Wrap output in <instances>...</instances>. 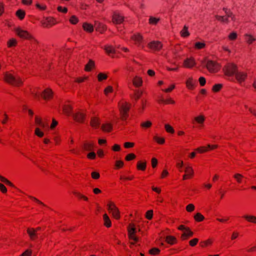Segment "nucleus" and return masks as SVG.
<instances>
[{"label": "nucleus", "instance_id": "nucleus-1", "mask_svg": "<svg viewBox=\"0 0 256 256\" xmlns=\"http://www.w3.org/2000/svg\"><path fill=\"white\" fill-rule=\"evenodd\" d=\"M201 63L210 72H216L220 69V66L218 64L212 60H208L206 58L204 60H201Z\"/></svg>", "mask_w": 256, "mask_h": 256}, {"label": "nucleus", "instance_id": "nucleus-2", "mask_svg": "<svg viewBox=\"0 0 256 256\" xmlns=\"http://www.w3.org/2000/svg\"><path fill=\"white\" fill-rule=\"evenodd\" d=\"M128 237L130 240H132L135 242L139 240L138 238L136 236L137 232V228L134 224H130L128 227Z\"/></svg>", "mask_w": 256, "mask_h": 256}, {"label": "nucleus", "instance_id": "nucleus-3", "mask_svg": "<svg viewBox=\"0 0 256 256\" xmlns=\"http://www.w3.org/2000/svg\"><path fill=\"white\" fill-rule=\"evenodd\" d=\"M118 106L121 114V118L122 120H124L128 116V112L130 110V104L126 102H120Z\"/></svg>", "mask_w": 256, "mask_h": 256}, {"label": "nucleus", "instance_id": "nucleus-4", "mask_svg": "<svg viewBox=\"0 0 256 256\" xmlns=\"http://www.w3.org/2000/svg\"><path fill=\"white\" fill-rule=\"evenodd\" d=\"M225 74L228 76L236 75L238 72L237 66L234 64H230L226 66L224 68Z\"/></svg>", "mask_w": 256, "mask_h": 256}, {"label": "nucleus", "instance_id": "nucleus-5", "mask_svg": "<svg viewBox=\"0 0 256 256\" xmlns=\"http://www.w3.org/2000/svg\"><path fill=\"white\" fill-rule=\"evenodd\" d=\"M108 210L112 213L113 216L116 219H118L120 218V212L116 205L110 202L108 204Z\"/></svg>", "mask_w": 256, "mask_h": 256}, {"label": "nucleus", "instance_id": "nucleus-6", "mask_svg": "<svg viewBox=\"0 0 256 256\" xmlns=\"http://www.w3.org/2000/svg\"><path fill=\"white\" fill-rule=\"evenodd\" d=\"M124 20V16H122L120 14L114 12L112 16V21L114 24H120Z\"/></svg>", "mask_w": 256, "mask_h": 256}, {"label": "nucleus", "instance_id": "nucleus-7", "mask_svg": "<svg viewBox=\"0 0 256 256\" xmlns=\"http://www.w3.org/2000/svg\"><path fill=\"white\" fill-rule=\"evenodd\" d=\"M17 36H20V38L25 39H32V36L26 30H22L19 27H17Z\"/></svg>", "mask_w": 256, "mask_h": 256}, {"label": "nucleus", "instance_id": "nucleus-8", "mask_svg": "<svg viewBox=\"0 0 256 256\" xmlns=\"http://www.w3.org/2000/svg\"><path fill=\"white\" fill-rule=\"evenodd\" d=\"M4 80L7 83L14 86L16 84V80L14 76L11 74L6 72L4 75Z\"/></svg>", "mask_w": 256, "mask_h": 256}, {"label": "nucleus", "instance_id": "nucleus-9", "mask_svg": "<svg viewBox=\"0 0 256 256\" xmlns=\"http://www.w3.org/2000/svg\"><path fill=\"white\" fill-rule=\"evenodd\" d=\"M148 46L152 50L157 51L160 50L162 45L158 41H152L148 44Z\"/></svg>", "mask_w": 256, "mask_h": 256}, {"label": "nucleus", "instance_id": "nucleus-10", "mask_svg": "<svg viewBox=\"0 0 256 256\" xmlns=\"http://www.w3.org/2000/svg\"><path fill=\"white\" fill-rule=\"evenodd\" d=\"M54 20L52 18H46L42 22V24L45 27H50L55 24Z\"/></svg>", "mask_w": 256, "mask_h": 256}, {"label": "nucleus", "instance_id": "nucleus-11", "mask_svg": "<svg viewBox=\"0 0 256 256\" xmlns=\"http://www.w3.org/2000/svg\"><path fill=\"white\" fill-rule=\"evenodd\" d=\"M184 64L188 68H191L195 66L196 62L193 58H188L184 60Z\"/></svg>", "mask_w": 256, "mask_h": 256}, {"label": "nucleus", "instance_id": "nucleus-12", "mask_svg": "<svg viewBox=\"0 0 256 256\" xmlns=\"http://www.w3.org/2000/svg\"><path fill=\"white\" fill-rule=\"evenodd\" d=\"M74 120L79 122H82L84 119L85 116L82 113L78 112L72 114Z\"/></svg>", "mask_w": 256, "mask_h": 256}, {"label": "nucleus", "instance_id": "nucleus-13", "mask_svg": "<svg viewBox=\"0 0 256 256\" xmlns=\"http://www.w3.org/2000/svg\"><path fill=\"white\" fill-rule=\"evenodd\" d=\"M193 232L188 228L184 230L182 234L181 238L182 240H186L188 238L193 236Z\"/></svg>", "mask_w": 256, "mask_h": 256}, {"label": "nucleus", "instance_id": "nucleus-14", "mask_svg": "<svg viewBox=\"0 0 256 256\" xmlns=\"http://www.w3.org/2000/svg\"><path fill=\"white\" fill-rule=\"evenodd\" d=\"M52 90L50 88H46L42 92V96L44 99V100H48V98H50L52 97Z\"/></svg>", "mask_w": 256, "mask_h": 256}, {"label": "nucleus", "instance_id": "nucleus-15", "mask_svg": "<svg viewBox=\"0 0 256 256\" xmlns=\"http://www.w3.org/2000/svg\"><path fill=\"white\" fill-rule=\"evenodd\" d=\"M132 39L135 41L136 44L138 46H142V36L140 34H135L132 36Z\"/></svg>", "mask_w": 256, "mask_h": 256}, {"label": "nucleus", "instance_id": "nucleus-16", "mask_svg": "<svg viewBox=\"0 0 256 256\" xmlns=\"http://www.w3.org/2000/svg\"><path fill=\"white\" fill-rule=\"evenodd\" d=\"M236 78L239 82H242L244 80L246 74L240 72H237L235 75Z\"/></svg>", "mask_w": 256, "mask_h": 256}, {"label": "nucleus", "instance_id": "nucleus-17", "mask_svg": "<svg viewBox=\"0 0 256 256\" xmlns=\"http://www.w3.org/2000/svg\"><path fill=\"white\" fill-rule=\"evenodd\" d=\"M90 125L94 128H98L100 125V122L98 118H92L90 121Z\"/></svg>", "mask_w": 256, "mask_h": 256}, {"label": "nucleus", "instance_id": "nucleus-18", "mask_svg": "<svg viewBox=\"0 0 256 256\" xmlns=\"http://www.w3.org/2000/svg\"><path fill=\"white\" fill-rule=\"evenodd\" d=\"M132 82H133V84L136 86H140L142 85V79L141 78L138 77V76H136L132 80Z\"/></svg>", "mask_w": 256, "mask_h": 256}, {"label": "nucleus", "instance_id": "nucleus-19", "mask_svg": "<svg viewBox=\"0 0 256 256\" xmlns=\"http://www.w3.org/2000/svg\"><path fill=\"white\" fill-rule=\"evenodd\" d=\"M166 240L168 244H173L176 242V238L173 236H167L166 237Z\"/></svg>", "mask_w": 256, "mask_h": 256}, {"label": "nucleus", "instance_id": "nucleus-20", "mask_svg": "<svg viewBox=\"0 0 256 256\" xmlns=\"http://www.w3.org/2000/svg\"><path fill=\"white\" fill-rule=\"evenodd\" d=\"M83 28L85 30L90 32H92L94 30L93 26L88 23H84L83 24Z\"/></svg>", "mask_w": 256, "mask_h": 256}, {"label": "nucleus", "instance_id": "nucleus-21", "mask_svg": "<svg viewBox=\"0 0 256 256\" xmlns=\"http://www.w3.org/2000/svg\"><path fill=\"white\" fill-rule=\"evenodd\" d=\"M102 129L104 132H109L112 129V126L110 124H106L102 126Z\"/></svg>", "mask_w": 256, "mask_h": 256}, {"label": "nucleus", "instance_id": "nucleus-22", "mask_svg": "<svg viewBox=\"0 0 256 256\" xmlns=\"http://www.w3.org/2000/svg\"><path fill=\"white\" fill-rule=\"evenodd\" d=\"M181 36L182 37H186L190 35V32L188 31V27L184 26L183 29L180 32Z\"/></svg>", "mask_w": 256, "mask_h": 256}, {"label": "nucleus", "instance_id": "nucleus-23", "mask_svg": "<svg viewBox=\"0 0 256 256\" xmlns=\"http://www.w3.org/2000/svg\"><path fill=\"white\" fill-rule=\"evenodd\" d=\"M26 15L25 12L22 10L20 9L17 10V18H20V20H22L24 19Z\"/></svg>", "mask_w": 256, "mask_h": 256}, {"label": "nucleus", "instance_id": "nucleus-24", "mask_svg": "<svg viewBox=\"0 0 256 256\" xmlns=\"http://www.w3.org/2000/svg\"><path fill=\"white\" fill-rule=\"evenodd\" d=\"M104 220V225L107 227H110L111 226V222L106 214H104L103 216Z\"/></svg>", "mask_w": 256, "mask_h": 256}, {"label": "nucleus", "instance_id": "nucleus-25", "mask_svg": "<svg viewBox=\"0 0 256 256\" xmlns=\"http://www.w3.org/2000/svg\"><path fill=\"white\" fill-rule=\"evenodd\" d=\"M94 144L92 143H85L84 144L83 148L86 151H90L92 150Z\"/></svg>", "mask_w": 256, "mask_h": 256}, {"label": "nucleus", "instance_id": "nucleus-26", "mask_svg": "<svg viewBox=\"0 0 256 256\" xmlns=\"http://www.w3.org/2000/svg\"><path fill=\"white\" fill-rule=\"evenodd\" d=\"M40 228H38L36 229H32V230H30L28 229V232L30 236V238L32 239H34V236L36 234V232L38 230H40Z\"/></svg>", "mask_w": 256, "mask_h": 256}, {"label": "nucleus", "instance_id": "nucleus-27", "mask_svg": "<svg viewBox=\"0 0 256 256\" xmlns=\"http://www.w3.org/2000/svg\"><path fill=\"white\" fill-rule=\"evenodd\" d=\"M244 218L250 222L256 223V217L255 216L245 215Z\"/></svg>", "mask_w": 256, "mask_h": 256}, {"label": "nucleus", "instance_id": "nucleus-28", "mask_svg": "<svg viewBox=\"0 0 256 256\" xmlns=\"http://www.w3.org/2000/svg\"><path fill=\"white\" fill-rule=\"evenodd\" d=\"M94 62L92 60H90L88 62V64L86 66L85 70L86 71H90L92 68L94 66Z\"/></svg>", "mask_w": 256, "mask_h": 256}, {"label": "nucleus", "instance_id": "nucleus-29", "mask_svg": "<svg viewBox=\"0 0 256 256\" xmlns=\"http://www.w3.org/2000/svg\"><path fill=\"white\" fill-rule=\"evenodd\" d=\"M72 107L69 106H65L64 108V112L68 116H70V115L72 116L73 114H72Z\"/></svg>", "mask_w": 256, "mask_h": 256}, {"label": "nucleus", "instance_id": "nucleus-30", "mask_svg": "<svg viewBox=\"0 0 256 256\" xmlns=\"http://www.w3.org/2000/svg\"><path fill=\"white\" fill-rule=\"evenodd\" d=\"M104 50H105L106 52L108 54H110L115 53L116 52L114 49L112 48V46H106L104 48Z\"/></svg>", "mask_w": 256, "mask_h": 256}, {"label": "nucleus", "instance_id": "nucleus-31", "mask_svg": "<svg viewBox=\"0 0 256 256\" xmlns=\"http://www.w3.org/2000/svg\"><path fill=\"white\" fill-rule=\"evenodd\" d=\"M204 116L200 115L198 116L195 117L194 120L198 124H200V125L202 124L204 120Z\"/></svg>", "mask_w": 256, "mask_h": 256}, {"label": "nucleus", "instance_id": "nucleus-32", "mask_svg": "<svg viewBox=\"0 0 256 256\" xmlns=\"http://www.w3.org/2000/svg\"><path fill=\"white\" fill-rule=\"evenodd\" d=\"M36 122L38 125L40 126L43 128H45L48 125L47 124L43 122L42 121L41 119L38 118V117H36Z\"/></svg>", "mask_w": 256, "mask_h": 256}, {"label": "nucleus", "instance_id": "nucleus-33", "mask_svg": "<svg viewBox=\"0 0 256 256\" xmlns=\"http://www.w3.org/2000/svg\"><path fill=\"white\" fill-rule=\"evenodd\" d=\"M194 218L197 222H201L204 218V216L200 213H197L194 216Z\"/></svg>", "mask_w": 256, "mask_h": 256}, {"label": "nucleus", "instance_id": "nucleus-34", "mask_svg": "<svg viewBox=\"0 0 256 256\" xmlns=\"http://www.w3.org/2000/svg\"><path fill=\"white\" fill-rule=\"evenodd\" d=\"M7 46L8 48L14 46H16V40L12 38L9 40L7 42Z\"/></svg>", "mask_w": 256, "mask_h": 256}, {"label": "nucleus", "instance_id": "nucleus-35", "mask_svg": "<svg viewBox=\"0 0 256 256\" xmlns=\"http://www.w3.org/2000/svg\"><path fill=\"white\" fill-rule=\"evenodd\" d=\"M152 125V123L150 121H146L141 123L140 126L143 128H150Z\"/></svg>", "mask_w": 256, "mask_h": 256}, {"label": "nucleus", "instance_id": "nucleus-36", "mask_svg": "<svg viewBox=\"0 0 256 256\" xmlns=\"http://www.w3.org/2000/svg\"><path fill=\"white\" fill-rule=\"evenodd\" d=\"M246 40L248 44H250L254 41L256 40V39L250 35L246 34Z\"/></svg>", "mask_w": 256, "mask_h": 256}, {"label": "nucleus", "instance_id": "nucleus-37", "mask_svg": "<svg viewBox=\"0 0 256 256\" xmlns=\"http://www.w3.org/2000/svg\"><path fill=\"white\" fill-rule=\"evenodd\" d=\"M216 19L222 22L228 23L229 20L228 18H224V16H216Z\"/></svg>", "mask_w": 256, "mask_h": 256}, {"label": "nucleus", "instance_id": "nucleus-38", "mask_svg": "<svg viewBox=\"0 0 256 256\" xmlns=\"http://www.w3.org/2000/svg\"><path fill=\"white\" fill-rule=\"evenodd\" d=\"M185 172L187 174H186L188 176H192L193 174V170L192 167L186 166V168Z\"/></svg>", "mask_w": 256, "mask_h": 256}, {"label": "nucleus", "instance_id": "nucleus-39", "mask_svg": "<svg viewBox=\"0 0 256 256\" xmlns=\"http://www.w3.org/2000/svg\"><path fill=\"white\" fill-rule=\"evenodd\" d=\"M159 20V18L150 16L149 19V22L150 24H156Z\"/></svg>", "mask_w": 256, "mask_h": 256}, {"label": "nucleus", "instance_id": "nucleus-40", "mask_svg": "<svg viewBox=\"0 0 256 256\" xmlns=\"http://www.w3.org/2000/svg\"><path fill=\"white\" fill-rule=\"evenodd\" d=\"M137 168L138 169L144 170L146 168V162L141 163L140 162H138L137 164Z\"/></svg>", "mask_w": 256, "mask_h": 256}, {"label": "nucleus", "instance_id": "nucleus-41", "mask_svg": "<svg viewBox=\"0 0 256 256\" xmlns=\"http://www.w3.org/2000/svg\"><path fill=\"white\" fill-rule=\"evenodd\" d=\"M160 252V250L158 248H154L150 249L149 250V253L152 255H156V254H158Z\"/></svg>", "mask_w": 256, "mask_h": 256}, {"label": "nucleus", "instance_id": "nucleus-42", "mask_svg": "<svg viewBox=\"0 0 256 256\" xmlns=\"http://www.w3.org/2000/svg\"><path fill=\"white\" fill-rule=\"evenodd\" d=\"M186 86L188 88H192L194 87V84L192 82V78H190L187 81H186Z\"/></svg>", "mask_w": 256, "mask_h": 256}, {"label": "nucleus", "instance_id": "nucleus-43", "mask_svg": "<svg viewBox=\"0 0 256 256\" xmlns=\"http://www.w3.org/2000/svg\"><path fill=\"white\" fill-rule=\"evenodd\" d=\"M206 44L204 42H196L195 44V48L198 49H201L204 48Z\"/></svg>", "mask_w": 256, "mask_h": 256}, {"label": "nucleus", "instance_id": "nucleus-44", "mask_svg": "<svg viewBox=\"0 0 256 256\" xmlns=\"http://www.w3.org/2000/svg\"><path fill=\"white\" fill-rule=\"evenodd\" d=\"M165 128L167 132L170 133H174V128L169 124H165Z\"/></svg>", "mask_w": 256, "mask_h": 256}, {"label": "nucleus", "instance_id": "nucleus-45", "mask_svg": "<svg viewBox=\"0 0 256 256\" xmlns=\"http://www.w3.org/2000/svg\"><path fill=\"white\" fill-rule=\"evenodd\" d=\"M153 216V211L152 210H148L146 214V217L148 220H151Z\"/></svg>", "mask_w": 256, "mask_h": 256}, {"label": "nucleus", "instance_id": "nucleus-46", "mask_svg": "<svg viewBox=\"0 0 256 256\" xmlns=\"http://www.w3.org/2000/svg\"><path fill=\"white\" fill-rule=\"evenodd\" d=\"M98 78L99 81H102L103 80H106L107 78V76L103 73H100L98 76Z\"/></svg>", "mask_w": 256, "mask_h": 256}, {"label": "nucleus", "instance_id": "nucleus-47", "mask_svg": "<svg viewBox=\"0 0 256 256\" xmlns=\"http://www.w3.org/2000/svg\"><path fill=\"white\" fill-rule=\"evenodd\" d=\"M113 91V88L112 86H108L106 87L104 90V92L106 95H108V92H112Z\"/></svg>", "mask_w": 256, "mask_h": 256}, {"label": "nucleus", "instance_id": "nucleus-48", "mask_svg": "<svg viewBox=\"0 0 256 256\" xmlns=\"http://www.w3.org/2000/svg\"><path fill=\"white\" fill-rule=\"evenodd\" d=\"M194 209V206L193 204H189L186 207V210L188 212L193 211Z\"/></svg>", "mask_w": 256, "mask_h": 256}, {"label": "nucleus", "instance_id": "nucleus-49", "mask_svg": "<svg viewBox=\"0 0 256 256\" xmlns=\"http://www.w3.org/2000/svg\"><path fill=\"white\" fill-rule=\"evenodd\" d=\"M222 87V84H216L213 86L212 90L214 92H218Z\"/></svg>", "mask_w": 256, "mask_h": 256}, {"label": "nucleus", "instance_id": "nucleus-50", "mask_svg": "<svg viewBox=\"0 0 256 256\" xmlns=\"http://www.w3.org/2000/svg\"><path fill=\"white\" fill-rule=\"evenodd\" d=\"M70 21L72 24H76L78 22V19L74 16H72L70 19Z\"/></svg>", "mask_w": 256, "mask_h": 256}, {"label": "nucleus", "instance_id": "nucleus-51", "mask_svg": "<svg viewBox=\"0 0 256 256\" xmlns=\"http://www.w3.org/2000/svg\"><path fill=\"white\" fill-rule=\"evenodd\" d=\"M154 139L159 144H162L164 142V138H160L158 136H154Z\"/></svg>", "mask_w": 256, "mask_h": 256}, {"label": "nucleus", "instance_id": "nucleus-52", "mask_svg": "<svg viewBox=\"0 0 256 256\" xmlns=\"http://www.w3.org/2000/svg\"><path fill=\"white\" fill-rule=\"evenodd\" d=\"M35 134L39 137H42L44 136V133L41 132L38 128H36L35 130Z\"/></svg>", "mask_w": 256, "mask_h": 256}, {"label": "nucleus", "instance_id": "nucleus-53", "mask_svg": "<svg viewBox=\"0 0 256 256\" xmlns=\"http://www.w3.org/2000/svg\"><path fill=\"white\" fill-rule=\"evenodd\" d=\"M243 176L240 174H236L234 175V178L238 182H241V178Z\"/></svg>", "mask_w": 256, "mask_h": 256}, {"label": "nucleus", "instance_id": "nucleus-54", "mask_svg": "<svg viewBox=\"0 0 256 256\" xmlns=\"http://www.w3.org/2000/svg\"><path fill=\"white\" fill-rule=\"evenodd\" d=\"M198 238H194L190 241V244L191 246H194L196 244L197 242H198Z\"/></svg>", "mask_w": 256, "mask_h": 256}, {"label": "nucleus", "instance_id": "nucleus-55", "mask_svg": "<svg viewBox=\"0 0 256 256\" xmlns=\"http://www.w3.org/2000/svg\"><path fill=\"white\" fill-rule=\"evenodd\" d=\"M136 158V156L133 154H130L126 156V160H131L134 159Z\"/></svg>", "mask_w": 256, "mask_h": 256}, {"label": "nucleus", "instance_id": "nucleus-56", "mask_svg": "<svg viewBox=\"0 0 256 256\" xmlns=\"http://www.w3.org/2000/svg\"><path fill=\"white\" fill-rule=\"evenodd\" d=\"M100 176V174L98 172H94L92 173V177L94 179H98Z\"/></svg>", "mask_w": 256, "mask_h": 256}, {"label": "nucleus", "instance_id": "nucleus-57", "mask_svg": "<svg viewBox=\"0 0 256 256\" xmlns=\"http://www.w3.org/2000/svg\"><path fill=\"white\" fill-rule=\"evenodd\" d=\"M0 190L2 193H6L7 192V189L6 187L2 184L0 183Z\"/></svg>", "mask_w": 256, "mask_h": 256}, {"label": "nucleus", "instance_id": "nucleus-58", "mask_svg": "<svg viewBox=\"0 0 256 256\" xmlns=\"http://www.w3.org/2000/svg\"><path fill=\"white\" fill-rule=\"evenodd\" d=\"M88 158L90 159H94L96 156V154L94 152H90L88 154Z\"/></svg>", "mask_w": 256, "mask_h": 256}, {"label": "nucleus", "instance_id": "nucleus-59", "mask_svg": "<svg viewBox=\"0 0 256 256\" xmlns=\"http://www.w3.org/2000/svg\"><path fill=\"white\" fill-rule=\"evenodd\" d=\"M199 82L202 86H203L206 84V79L204 77H200L199 78Z\"/></svg>", "mask_w": 256, "mask_h": 256}, {"label": "nucleus", "instance_id": "nucleus-60", "mask_svg": "<svg viewBox=\"0 0 256 256\" xmlns=\"http://www.w3.org/2000/svg\"><path fill=\"white\" fill-rule=\"evenodd\" d=\"M74 194L80 198H83L85 200H88V198L87 197H86V196L80 194V193H78V192H74Z\"/></svg>", "mask_w": 256, "mask_h": 256}, {"label": "nucleus", "instance_id": "nucleus-61", "mask_svg": "<svg viewBox=\"0 0 256 256\" xmlns=\"http://www.w3.org/2000/svg\"><path fill=\"white\" fill-rule=\"evenodd\" d=\"M124 165V162L120 160H117L116 163V166L118 168H120L122 166Z\"/></svg>", "mask_w": 256, "mask_h": 256}, {"label": "nucleus", "instance_id": "nucleus-62", "mask_svg": "<svg viewBox=\"0 0 256 256\" xmlns=\"http://www.w3.org/2000/svg\"><path fill=\"white\" fill-rule=\"evenodd\" d=\"M0 180L4 183H10V181H9L8 180H7L4 177L0 175Z\"/></svg>", "mask_w": 256, "mask_h": 256}, {"label": "nucleus", "instance_id": "nucleus-63", "mask_svg": "<svg viewBox=\"0 0 256 256\" xmlns=\"http://www.w3.org/2000/svg\"><path fill=\"white\" fill-rule=\"evenodd\" d=\"M158 164L157 160L156 158H152V164L153 168L156 167Z\"/></svg>", "mask_w": 256, "mask_h": 256}, {"label": "nucleus", "instance_id": "nucleus-64", "mask_svg": "<svg viewBox=\"0 0 256 256\" xmlns=\"http://www.w3.org/2000/svg\"><path fill=\"white\" fill-rule=\"evenodd\" d=\"M31 254V251L28 250H26L20 256H30Z\"/></svg>", "mask_w": 256, "mask_h": 256}]
</instances>
